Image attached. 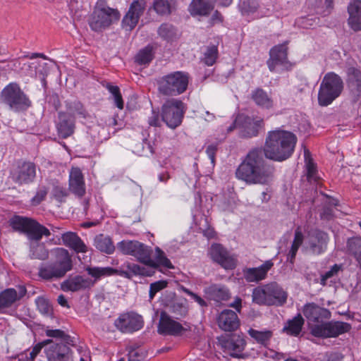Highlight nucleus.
I'll list each match as a JSON object with an SVG mask.
<instances>
[{
	"label": "nucleus",
	"instance_id": "nucleus-1",
	"mask_svg": "<svg viewBox=\"0 0 361 361\" xmlns=\"http://www.w3.org/2000/svg\"><path fill=\"white\" fill-rule=\"evenodd\" d=\"M125 266L127 270H119L109 267H101L87 266L85 268V270L88 275L94 278L93 281L80 275L70 276L61 283V288L63 291L78 292L91 288L94 286L95 282L102 277L116 274L127 279H130L133 276L136 275L149 276L154 273V271L149 269V268L136 264L128 262Z\"/></svg>",
	"mask_w": 361,
	"mask_h": 361
},
{
	"label": "nucleus",
	"instance_id": "nucleus-2",
	"mask_svg": "<svg viewBox=\"0 0 361 361\" xmlns=\"http://www.w3.org/2000/svg\"><path fill=\"white\" fill-rule=\"evenodd\" d=\"M262 149H251L235 171L236 178L248 185H269L274 177V167L268 164Z\"/></svg>",
	"mask_w": 361,
	"mask_h": 361
},
{
	"label": "nucleus",
	"instance_id": "nucleus-3",
	"mask_svg": "<svg viewBox=\"0 0 361 361\" xmlns=\"http://www.w3.org/2000/svg\"><path fill=\"white\" fill-rule=\"evenodd\" d=\"M296 142L297 137L293 133L283 130H272L267 134L262 151L266 158L282 161L292 155Z\"/></svg>",
	"mask_w": 361,
	"mask_h": 361
},
{
	"label": "nucleus",
	"instance_id": "nucleus-4",
	"mask_svg": "<svg viewBox=\"0 0 361 361\" xmlns=\"http://www.w3.org/2000/svg\"><path fill=\"white\" fill-rule=\"evenodd\" d=\"M287 293L276 282L259 286L252 290V302L259 305L281 306L286 303Z\"/></svg>",
	"mask_w": 361,
	"mask_h": 361
},
{
	"label": "nucleus",
	"instance_id": "nucleus-5",
	"mask_svg": "<svg viewBox=\"0 0 361 361\" xmlns=\"http://www.w3.org/2000/svg\"><path fill=\"white\" fill-rule=\"evenodd\" d=\"M120 13L117 9L109 7L104 0H99L90 16L88 23L94 32H102L111 24L118 21Z\"/></svg>",
	"mask_w": 361,
	"mask_h": 361
},
{
	"label": "nucleus",
	"instance_id": "nucleus-6",
	"mask_svg": "<svg viewBox=\"0 0 361 361\" xmlns=\"http://www.w3.org/2000/svg\"><path fill=\"white\" fill-rule=\"evenodd\" d=\"M188 82L189 75L187 73L176 71L157 80L158 92L163 96H178L185 92Z\"/></svg>",
	"mask_w": 361,
	"mask_h": 361
},
{
	"label": "nucleus",
	"instance_id": "nucleus-7",
	"mask_svg": "<svg viewBox=\"0 0 361 361\" xmlns=\"http://www.w3.org/2000/svg\"><path fill=\"white\" fill-rule=\"evenodd\" d=\"M73 267L72 259L68 250H56V260L49 264L42 265L39 269V276L44 280L59 279L66 275Z\"/></svg>",
	"mask_w": 361,
	"mask_h": 361
},
{
	"label": "nucleus",
	"instance_id": "nucleus-8",
	"mask_svg": "<svg viewBox=\"0 0 361 361\" xmlns=\"http://www.w3.org/2000/svg\"><path fill=\"white\" fill-rule=\"evenodd\" d=\"M343 82L340 76L334 73H326L321 84L318 93L319 105L326 106L330 104L341 94Z\"/></svg>",
	"mask_w": 361,
	"mask_h": 361
},
{
	"label": "nucleus",
	"instance_id": "nucleus-9",
	"mask_svg": "<svg viewBox=\"0 0 361 361\" xmlns=\"http://www.w3.org/2000/svg\"><path fill=\"white\" fill-rule=\"evenodd\" d=\"M0 99L15 111H25L31 106L30 100L16 82L9 83L2 90Z\"/></svg>",
	"mask_w": 361,
	"mask_h": 361
},
{
	"label": "nucleus",
	"instance_id": "nucleus-10",
	"mask_svg": "<svg viewBox=\"0 0 361 361\" xmlns=\"http://www.w3.org/2000/svg\"><path fill=\"white\" fill-rule=\"evenodd\" d=\"M185 112L184 103L177 99L166 100L161 107V118L166 126L175 129L183 121Z\"/></svg>",
	"mask_w": 361,
	"mask_h": 361
},
{
	"label": "nucleus",
	"instance_id": "nucleus-11",
	"mask_svg": "<svg viewBox=\"0 0 361 361\" xmlns=\"http://www.w3.org/2000/svg\"><path fill=\"white\" fill-rule=\"evenodd\" d=\"M117 248L123 255L135 257L145 265L154 267L157 265L150 257L152 250L139 241L123 240L117 244Z\"/></svg>",
	"mask_w": 361,
	"mask_h": 361
},
{
	"label": "nucleus",
	"instance_id": "nucleus-12",
	"mask_svg": "<svg viewBox=\"0 0 361 361\" xmlns=\"http://www.w3.org/2000/svg\"><path fill=\"white\" fill-rule=\"evenodd\" d=\"M37 166L32 161H17L10 170V178L19 185L34 182L36 178Z\"/></svg>",
	"mask_w": 361,
	"mask_h": 361
},
{
	"label": "nucleus",
	"instance_id": "nucleus-13",
	"mask_svg": "<svg viewBox=\"0 0 361 361\" xmlns=\"http://www.w3.org/2000/svg\"><path fill=\"white\" fill-rule=\"evenodd\" d=\"M351 326L347 322L331 321L310 326V333L315 337L332 338L350 331Z\"/></svg>",
	"mask_w": 361,
	"mask_h": 361
},
{
	"label": "nucleus",
	"instance_id": "nucleus-14",
	"mask_svg": "<svg viewBox=\"0 0 361 361\" xmlns=\"http://www.w3.org/2000/svg\"><path fill=\"white\" fill-rule=\"evenodd\" d=\"M190 331V325L185 322L184 326L173 319L166 312H161L157 325V332L162 336H180Z\"/></svg>",
	"mask_w": 361,
	"mask_h": 361
},
{
	"label": "nucleus",
	"instance_id": "nucleus-15",
	"mask_svg": "<svg viewBox=\"0 0 361 361\" xmlns=\"http://www.w3.org/2000/svg\"><path fill=\"white\" fill-rule=\"evenodd\" d=\"M44 353L49 361H73L71 349L63 342L49 339Z\"/></svg>",
	"mask_w": 361,
	"mask_h": 361
},
{
	"label": "nucleus",
	"instance_id": "nucleus-16",
	"mask_svg": "<svg viewBox=\"0 0 361 361\" xmlns=\"http://www.w3.org/2000/svg\"><path fill=\"white\" fill-rule=\"evenodd\" d=\"M146 6L145 0L133 1L128 8V12L122 20L121 26L127 31H131L137 25L141 16L143 14Z\"/></svg>",
	"mask_w": 361,
	"mask_h": 361
},
{
	"label": "nucleus",
	"instance_id": "nucleus-17",
	"mask_svg": "<svg viewBox=\"0 0 361 361\" xmlns=\"http://www.w3.org/2000/svg\"><path fill=\"white\" fill-rule=\"evenodd\" d=\"M237 121L240 122L239 135L243 138H251L259 134V130L264 127L262 118H255L244 115H238Z\"/></svg>",
	"mask_w": 361,
	"mask_h": 361
},
{
	"label": "nucleus",
	"instance_id": "nucleus-18",
	"mask_svg": "<svg viewBox=\"0 0 361 361\" xmlns=\"http://www.w3.org/2000/svg\"><path fill=\"white\" fill-rule=\"evenodd\" d=\"M115 326L123 333H132L140 330L143 326L141 316L135 313L121 314L116 321Z\"/></svg>",
	"mask_w": 361,
	"mask_h": 361
},
{
	"label": "nucleus",
	"instance_id": "nucleus-19",
	"mask_svg": "<svg viewBox=\"0 0 361 361\" xmlns=\"http://www.w3.org/2000/svg\"><path fill=\"white\" fill-rule=\"evenodd\" d=\"M212 259L226 269H233L235 267V260L228 251L220 244H212L209 250Z\"/></svg>",
	"mask_w": 361,
	"mask_h": 361
},
{
	"label": "nucleus",
	"instance_id": "nucleus-20",
	"mask_svg": "<svg viewBox=\"0 0 361 361\" xmlns=\"http://www.w3.org/2000/svg\"><path fill=\"white\" fill-rule=\"evenodd\" d=\"M58 118L56 129L59 136L63 139L71 136L75 128L74 117L65 112L60 111L58 114Z\"/></svg>",
	"mask_w": 361,
	"mask_h": 361
},
{
	"label": "nucleus",
	"instance_id": "nucleus-21",
	"mask_svg": "<svg viewBox=\"0 0 361 361\" xmlns=\"http://www.w3.org/2000/svg\"><path fill=\"white\" fill-rule=\"evenodd\" d=\"M219 327L225 331H234L240 326V319L234 311L224 310L217 317Z\"/></svg>",
	"mask_w": 361,
	"mask_h": 361
},
{
	"label": "nucleus",
	"instance_id": "nucleus-22",
	"mask_svg": "<svg viewBox=\"0 0 361 361\" xmlns=\"http://www.w3.org/2000/svg\"><path fill=\"white\" fill-rule=\"evenodd\" d=\"M69 190L75 195L82 197L85 194L83 174L78 167H72L69 174Z\"/></svg>",
	"mask_w": 361,
	"mask_h": 361
},
{
	"label": "nucleus",
	"instance_id": "nucleus-23",
	"mask_svg": "<svg viewBox=\"0 0 361 361\" xmlns=\"http://www.w3.org/2000/svg\"><path fill=\"white\" fill-rule=\"evenodd\" d=\"M273 266L272 261L267 260L258 267L243 269V274L247 282H259L267 277L268 271Z\"/></svg>",
	"mask_w": 361,
	"mask_h": 361
},
{
	"label": "nucleus",
	"instance_id": "nucleus-24",
	"mask_svg": "<svg viewBox=\"0 0 361 361\" xmlns=\"http://www.w3.org/2000/svg\"><path fill=\"white\" fill-rule=\"evenodd\" d=\"M303 314L309 321L317 324L324 323V319L331 317V312L328 309L321 307L313 302L304 306Z\"/></svg>",
	"mask_w": 361,
	"mask_h": 361
},
{
	"label": "nucleus",
	"instance_id": "nucleus-25",
	"mask_svg": "<svg viewBox=\"0 0 361 361\" xmlns=\"http://www.w3.org/2000/svg\"><path fill=\"white\" fill-rule=\"evenodd\" d=\"M329 240L328 234L320 230H314L309 233V246L314 254L319 255L325 251Z\"/></svg>",
	"mask_w": 361,
	"mask_h": 361
},
{
	"label": "nucleus",
	"instance_id": "nucleus-26",
	"mask_svg": "<svg viewBox=\"0 0 361 361\" xmlns=\"http://www.w3.org/2000/svg\"><path fill=\"white\" fill-rule=\"evenodd\" d=\"M27 293L25 286H20L18 290L14 288H8L0 293V310L2 308L11 307L16 301L23 298Z\"/></svg>",
	"mask_w": 361,
	"mask_h": 361
},
{
	"label": "nucleus",
	"instance_id": "nucleus-27",
	"mask_svg": "<svg viewBox=\"0 0 361 361\" xmlns=\"http://www.w3.org/2000/svg\"><path fill=\"white\" fill-rule=\"evenodd\" d=\"M269 56L267 66L271 71H274L278 66L287 62L286 46L285 44L275 46L270 50Z\"/></svg>",
	"mask_w": 361,
	"mask_h": 361
},
{
	"label": "nucleus",
	"instance_id": "nucleus-28",
	"mask_svg": "<svg viewBox=\"0 0 361 361\" xmlns=\"http://www.w3.org/2000/svg\"><path fill=\"white\" fill-rule=\"evenodd\" d=\"M216 0H192L189 6L192 16H207L214 9Z\"/></svg>",
	"mask_w": 361,
	"mask_h": 361
},
{
	"label": "nucleus",
	"instance_id": "nucleus-29",
	"mask_svg": "<svg viewBox=\"0 0 361 361\" xmlns=\"http://www.w3.org/2000/svg\"><path fill=\"white\" fill-rule=\"evenodd\" d=\"M348 24L354 30H361V1L353 0L348 6Z\"/></svg>",
	"mask_w": 361,
	"mask_h": 361
},
{
	"label": "nucleus",
	"instance_id": "nucleus-30",
	"mask_svg": "<svg viewBox=\"0 0 361 361\" xmlns=\"http://www.w3.org/2000/svg\"><path fill=\"white\" fill-rule=\"evenodd\" d=\"M63 244L76 252H86L87 247L82 239L75 233L67 232L62 235Z\"/></svg>",
	"mask_w": 361,
	"mask_h": 361
},
{
	"label": "nucleus",
	"instance_id": "nucleus-31",
	"mask_svg": "<svg viewBox=\"0 0 361 361\" xmlns=\"http://www.w3.org/2000/svg\"><path fill=\"white\" fill-rule=\"evenodd\" d=\"M26 235L30 240L39 241L42 239L43 235L48 237L51 235V233L45 226L31 219Z\"/></svg>",
	"mask_w": 361,
	"mask_h": 361
},
{
	"label": "nucleus",
	"instance_id": "nucleus-32",
	"mask_svg": "<svg viewBox=\"0 0 361 361\" xmlns=\"http://www.w3.org/2000/svg\"><path fill=\"white\" fill-rule=\"evenodd\" d=\"M221 345L225 350L240 353L244 350L245 341L240 335L233 334L222 339Z\"/></svg>",
	"mask_w": 361,
	"mask_h": 361
},
{
	"label": "nucleus",
	"instance_id": "nucleus-33",
	"mask_svg": "<svg viewBox=\"0 0 361 361\" xmlns=\"http://www.w3.org/2000/svg\"><path fill=\"white\" fill-rule=\"evenodd\" d=\"M304 323L305 320L302 315L298 314L292 319H289L286 322L282 331L288 336H298L302 331Z\"/></svg>",
	"mask_w": 361,
	"mask_h": 361
},
{
	"label": "nucleus",
	"instance_id": "nucleus-34",
	"mask_svg": "<svg viewBox=\"0 0 361 361\" xmlns=\"http://www.w3.org/2000/svg\"><path fill=\"white\" fill-rule=\"evenodd\" d=\"M251 98L255 103L264 109H271L274 106V102L267 93L262 88H257L251 93Z\"/></svg>",
	"mask_w": 361,
	"mask_h": 361
},
{
	"label": "nucleus",
	"instance_id": "nucleus-35",
	"mask_svg": "<svg viewBox=\"0 0 361 361\" xmlns=\"http://www.w3.org/2000/svg\"><path fill=\"white\" fill-rule=\"evenodd\" d=\"M346 249L348 254L352 255L361 270V238L355 237L348 239Z\"/></svg>",
	"mask_w": 361,
	"mask_h": 361
},
{
	"label": "nucleus",
	"instance_id": "nucleus-36",
	"mask_svg": "<svg viewBox=\"0 0 361 361\" xmlns=\"http://www.w3.org/2000/svg\"><path fill=\"white\" fill-rule=\"evenodd\" d=\"M94 245L98 250L108 255L112 254L115 250L111 238L104 234L97 235L94 238Z\"/></svg>",
	"mask_w": 361,
	"mask_h": 361
},
{
	"label": "nucleus",
	"instance_id": "nucleus-37",
	"mask_svg": "<svg viewBox=\"0 0 361 361\" xmlns=\"http://www.w3.org/2000/svg\"><path fill=\"white\" fill-rule=\"evenodd\" d=\"M347 83L353 91L361 92V71L355 67H350L347 71Z\"/></svg>",
	"mask_w": 361,
	"mask_h": 361
},
{
	"label": "nucleus",
	"instance_id": "nucleus-38",
	"mask_svg": "<svg viewBox=\"0 0 361 361\" xmlns=\"http://www.w3.org/2000/svg\"><path fill=\"white\" fill-rule=\"evenodd\" d=\"M248 334L257 343L266 346L273 336V332L271 330L264 329L262 331L250 329L248 330Z\"/></svg>",
	"mask_w": 361,
	"mask_h": 361
},
{
	"label": "nucleus",
	"instance_id": "nucleus-39",
	"mask_svg": "<svg viewBox=\"0 0 361 361\" xmlns=\"http://www.w3.org/2000/svg\"><path fill=\"white\" fill-rule=\"evenodd\" d=\"M168 307L170 312L175 315L176 319L185 317L188 313V307L185 300L184 301H172Z\"/></svg>",
	"mask_w": 361,
	"mask_h": 361
},
{
	"label": "nucleus",
	"instance_id": "nucleus-40",
	"mask_svg": "<svg viewBox=\"0 0 361 361\" xmlns=\"http://www.w3.org/2000/svg\"><path fill=\"white\" fill-rule=\"evenodd\" d=\"M175 6V0H154L153 4L154 9L160 15L170 14Z\"/></svg>",
	"mask_w": 361,
	"mask_h": 361
},
{
	"label": "nucleus",
	"instance_id": "nucleus-41",
	"mask_svg": "<svg viewBox=\"0 0 361 361\" xmlns=\"http://www.w3.org/2000/svg\"><path fill=\"white\" fill-rule=\"evenodd\" d=\"M30 257L32 259L44 260L48 258L49 252L43 243L33 241L30 243Z\"/></svg>",
	"mask_w": 361,
	"mask_h": 361
},
{
	"label": "nucleus",
	"instance_id": "nucleus-42",
	"mask_svg": "<svg viewBox=\"0 0 361 361\" xmlns=\"http://www.w3.org/2000/svg\"><path fill=\"white\" fill-rule=\"evenodd\" d=\"M30 220L31 218L14 216L9 220V225L14 231L26 234Z\"/></svg>",
	"mask_w": 361,
	"mask_h": 361
},
{
	"label": "nucleus",
	"instance_id": "nucleus-43",
	"mask_svg": "<svg viewBox=\"0 0 361 361\" xmlns=\"http://www.w3.org/2000/svg\"><path fill=\"white\" fill-rule=\"evenodd\" d=\"M66 108L68 111V114L78 116L81 118H85L87 116V112L85 109L83 105L78 101L68 102L66 104Z\"/></svg>",
	"mask_w": 361,
	"mask_h": 361
},
{
	"label": "nucleus",
	"instance_id": "nucleus-44",
	"mask_svg": "<svg viewBox=\"0 0 361 361\" xmlns=\"http://www.w3.org/2000/svg\"><path fill=\"white\" fill-rule=\"evenodd\" d=\"M158 33L161 38L167 41L173 40L177 35L175 27L167 23H164L159 27Z\"/></svg>",
	"mask_w": 361,
	"mask_h": 361
},
{
	"label": "nucleus",
	"instance_id": "nucleus-45",
	"mask_svg": "<svg viewBox=\"0 0 361 361\" xmlns=\"http://www.w3.org/2000/svg\"><path fill=\"white\" fill-rule=\"evenodd\" d=\"M153 59L152 48L146 47L141 49L135 56V61L140 65L147 64Z\"/></svg>",
	"mask_w": 361,
	"mask_h": 361
},
{
	"label": "nucleus",
	"instance_id": "nucleus-46",
	"mask_svg": "<svg viewBox=\"0 0 361 361\" xmlns=\"http://www.w3.org/2000/svg\"><path fill=\"white\" fill-rule=\"evenodd\" d=\"M218 48L215 45L209 46L207 47L204 53L202 59L203 62L207 66H212L218 58Z\"/></svg>",
	"mask_w": 361,
	"mask_h": 361
},
{
	"label": "nucleus",
	"instance_id": "nucleus-47",
	"mask_svg": "<svg viewBox=\"0 0 361 361\" xmlns=\"http://www.w3.org/2000/svg\"><path fill=\"white\" fill-rule=\"evenodd\" d=\"M156 252V262H154L157 264L156 266H149L151 268L155 269L159 265L163 266L168 269L173 268V265L170 260L166 257L164 252L158 247L155 248Z\"/></svg>",
	"mask_w": 361,
	"mask_h": 361
},
{
	"label": "nucleus",
	"instance_id": "nucleus-48",
	"mask_svg": "<svg viewBox=\"0 0 361 361\" xmlns=\"http://www.w3.org/2000/svg\"><path fill=\"white\" fill-rule=\"evenodd\" d=\"M304 157L307 171V177L309 178L315 179L317 168L311 157L310 151L307 149H305L304 150Z\"/></svg>",
	"mask_w": 361,
	"mask_h": 361
},
{
	"label": "nucleus",
	"instance_id": "nucleus-49",
	"mask_svg": "<svg viewBox=\"0 0 361 361\" xmlns=\"http://www.w3.org/2000/svg\"><path fill=\"white\" fill-rule=\"evenodd\" d=\"M341 270L342 265L335 264L329 271L321 275L320 284L322 286H325L327 284V281L330 279L337 276Z\"/></svg>",
	"mask_w": 361,
	"mask_h": 361
},
{
	"label": "nucleus",
	"instance_id": "nucleus-50",
	"mask_svg": "<svg viewBox=\"0 0 361 361\" xmlns=\"http://www.w3.org/2000/svg\"><path fill=\"white\" fill-rule=\"evenodd\" d=\"M35 303L39 312L45 316H51L52 314V307L49 301L42 297H38L35 300Z\"/></svg>",
	"mask_w": 361,
	"mask_h": 361
},
{
	"label": "nucleus",
	"instance_id": "nucleus-51",
	"mask_svg": "<svg viewBox=\"0 0 361 361\" xmlns=\"http://www.w3.org/2000/svg\"><path fill=\"white\" fill-rule=\"evenodd\" d=\"M117 115L108 116L104 119L105 127L108 128L109 135L112 133L115 134L118 130L121 129L122 125L119 123L117 120Z\"/></svg>",
	"mask_w": 361,
	"mask_h": 361
},
{
	"label": "nucleus",
	"instance_id": "nucleus-52",
	"mask_svg": "<svg viewBox=\"0 0 361 361\" xmlns=\"http://www.w3.org/2000/svg\"><path fill=\"white\" fill-rule=\"evenodd\" d=\"M106 88L109 90V92L113 95L114 103L116 106L119 109H123V101L122 99L121 94L120 92V89L118 86L112 85L110 83H107L106 85Z\"/></svg>",
	"mask_w": 361,
	"mask_h": 361
},
{
	"label": "nucleus",
	"instance_id": "nucleus-53",
	"mask_svg": "<svg viewBox=\"0 0 361 361\" xmlns=\"http://www.w3.org/2000/svg\"><path fill=\"white\" fill-rule=\"evenodd\" d=\"M258 8L257 0H243L239 4V8L243 14H250L255 12Z\"/></svg>",
	"mask_w": 361,
	"mask_h": 361
},
{
	"label": "nucleus",
	"instance_id": "nucleus-54",
	"mask_svg": "<svg viewBox=\"0 0 361 361\" xmlns=\"http://www.w3.org/2000/svg\"><path fill=\"white\" fill-rule=\"evenodd\" d=\"M212 293L216 300H227L230 298L229 290L224 286H213Z\"/></svg>",
	"mask_w": 361,
	"mask_h": 361
},
{
	"label": "nucleus",
	"instance_id": "nucleus-55",
	"mask_svg": "<svg viewBox=\"0 0 361 361\" xmlns=\"http://www.w3.org/2000/svg\"><path fill=\"white\" fill-rule=\"evenodd\" d=\"M68 192L67 190L59 184L54 185L51 195L54 198H55L58 202H63L65 201L66 197L68 196Z\"/></svg>",
	"mask_w": 361,
	"mask_h": 361
},
{
	"label": "nucleus",
	"instance_id": "nucleus-56",
	"mask_svg": "<svg viewBox=\"0 0 361 361\" xmlns=\"http://www.w3.org/2000/svg\"><path fill=\"white\" fill-rule=\"evenodd\" d=\"M45 334L49 337L61 338V342H65L68 344H69L70 341H71V336L66 335L64 331L60 329H47L45 331Z\"/></svg>",
	"mask_w": 361,
	"mask_h": 361
},
{
	"label": "nucleus",
	"instance_id": "nucleus-57",
	"mask_svg": "<svg viewBox=\"0 0 361 361\" xmlns=\"http://www.w3.org/2000/svg\"><path fill=\"white\" fill-rule=\"evenodd\" d=\"M168 282L165 280L158 281L152 283L149 286V297L150 300H152L155 295L161 291V290L166 288Z\"/></svg>",
	"mask_w": 361,
	"mask_h": 361
},
{
	"label": "nucleus",
	"instance_id": "nucleus-58",
	"mask_svg": "<svg viewBox=\"0 0 361 361\" xmlns=\"http://www.w3.org/2000/svg\"><path fill=\"white\" fill-rule=\"evenodd\" d=\"M48 193V189L45 186H40L38 188L35 195L32 198L31 203L34 206L40 204L46 197Z\"/></svg>",
	"mask_w": 361,
	"mask_h": 361
},
{
	"label": "nucleus",
	"instance_id": "nucleus-59",
	"mask_svg": "<svg viewBox=\"0 0 361 361\" xmlns=\"http://www.w3.org/2000/svg\"><path fill=\"white\" fill-rule=\"evenodd\" d=\"M128 355V361H142L145 357L144 351L139 348L130 349Z\"/></svg>",
	"mask_w": 361,
	"mask_h": 361
},
{
	"label": "nucleus",
	"instance_id": "nucleus-60",
	"mask_svg": "<svg viewBox=\"0 0 361 361\" xmlns=\"http://www.w3.org/2000/svg\"><path fill=\"white\" fill-rule=\"evenodd\" d=\"M48 72V63L37 62V78H39L44 85H46V76Z\"/></svg>",
	"mask_w": 361,
	"mask_h": 361
},
{
	"label": "nucleus",
	"instance_id": "nucleus-61",
	"mask_svg": "<svg viewBox=\"0 0 361 361\" xmlns=\"http://www.w3.org/2000/svg\"><path fill=\"white\" fill-rule=\"evenodd\" d=\"M23 70L28 76L37 78V62L25 63Z\"/></svg>",
	"mask_w": 361,
	"mask_h": 361
},
{
	"label": "nucleus",
	"instance_id": "nucleus-62",
	"mask_svg": "<svg viewBox=\"0 0 361 361\" xmlns=\"http://www.w3.org/2000/svg\"><path fill=\"white\" fill-rule=\"evenodd\" d=\"M49 341V339L44 340L40 343L36 344L32 349V350L29 353V357L32 361L35 359L37 355L39 353L42 348H46L47 346V343Z\"/></svg>",
	"mask_w": 361,
	"mask_h": 361
},
{
	"label": "nucleus",
	"instance_id": "nucleus-63",
	"mask_svg": "<svg viewBox=\"0 0 361 361\" xmlns=\"http://www.w3.org/2000/svg\"><path fill=\"white\" fill-rule=\"evenodd\" d=\"M180 290L187 294L188 295L190 296L192 300H194L197 303H198L201 307H205L207 306V302L203 300L200 296H199L197 294L192 292L188 288L181 286Z\"/></svg>",
	"mask_w": 361,
	"mask_h": 361
},
{
	"label": "nucleus",
	"instance_id": "nucleus-64",
	"mask_svg": "<svg viewBox=\"0 0 361 361\" xmlns=\"http://www.w3.org/2000/svg\"><path fill=\"white\" fill-rule=\"evenodd\" d=\"M343 356L336 352L326 353L320 357V361H342Z\"/></svg>",
	"mask_w": 361,
	"mask_h": 361
}]
</instances>
